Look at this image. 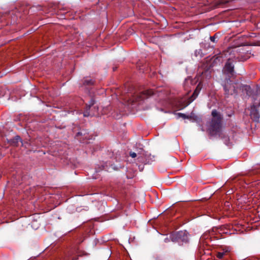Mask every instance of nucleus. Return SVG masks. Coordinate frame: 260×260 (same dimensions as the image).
I'll list each match as a JSON object with an SVG mask.
<instances>
[{
    "instance_id": "obj_1",
    "label": "nucleus",
    "mask_w": 260,
    "mask_h": 260,
    "mask_svg": "<svg viewBox=\"0 0 260 260\" xmlns=\"http://www.w3.org/2000/svg\"><path fill=\"white\" fill-rule=\"evenodd\" d=\"M211 115L213 118L208 128V132L210 136H215L220 132L222 117L216 110L212 111Z\"/></svg>"
},
{
    "instance_id": "obj_2",
    "label": "nucleus",
    "mask_w": 260,
    "mask_h": 260,
    "mask_svg": "<svg viewBox=\"0 0 260 260\" xmlns=\"http://www.w3.org/2000/svg\"><path fill=\"white\" fill-rule=\"evenodd\" d=\"M188 233L186 231H180L172 234L171 238L173 242H187L188 241Z\"/></svg>"
},
{
    "instance_id": "obj_3",
    "label": "nucleus",
    "mask_w": 260,
    "mask_h": 260,
    "mask_svg": "<svg viewBox=\"0 0 260 260\" xmlns=\"http://www.w3.org/2000/svg\"><path fill=\"white\" fill-rule=\"evenodd\" d=\"M223 73L229 76H232L234 74V60L229 58L228 59L223 69Z\"/></svg>"
},
{
    "instance_id": "obj_4",
    "label": "nucleus",
    "mask_w": 260,
    "mask_h": 260,
    "mask_svg": "<svg viewBox=\"0 0 260 260\" xmlns=\"http://www.w3.org/2000/svg\"><path fill=\"white\" fill-rule=\"evenodd\" d=\"M75 138L80 142H82L86 139H90L91 136L89 135V133L87 130L83 129L77 133Z\"/></svg>"
},
{
    "instance_id": "obj_5",
    "label": "nucleus",
    "mask_w": 260,
    "mask_h": 260,
    "mask_svg": "<svg viewBox=\"0 0 260 260\" xmlns=\"http://www.w3.org/2000/svg\"><path fill=\"white\" fill-rule=\"evenodd\" d=\"M154 94L152 89H148L144 90L137 95V100H143L148 98L149 96Z\"/></svg>"
},
{
    "instance_id": "obj_6",
    "label": "nucleus",
    "mask_w": 260,
    "mask_h": 260,
    "mask_svg": "<svg viewBox=\"0 0 260 260\" xmlns=\"http://www.w3.org/2000/svg\"><path fill=\"white\" fill-rule=\"evenodd\" d=\"M94 103V100L93 98H91L88 104H86V108L83 113V116L84 117L92 116L94 115V114L90 111V108L92 106H93Z\"/></svg>"
},
{
    "instance_id": "obj_7",
    "label": "nucleus",
    "mask_w": 260,
    "mask_h": 260,
    "mask_svg": "<svg viewBox=\"0 0 260 260\" xmlns=\"http://www.w3.org/2000/svg\"><path fill=\"white\" fill-rule=\"evenodd\" d=\"M257 105L256 106L253 105L251 107L250 114L251 119L256 122L258 121L259 119V114L258 110L257 109Z\"/></svg>"
},
{
    "instance_id": "obj_8",
    "label": "nucleus",
    "mask_w": 260,
    "mask_h": 260,
    "mask_svg": "<svg viewBox=\"0 0 260 260\" xmlns=\"http://www.w3.org/2000/svg\"><path fill=\"white\" fill-rule=\"evenodd\" d=\"M8 143L10 145L14 147H17L19 145V142L22 143L21 138L19 136H16L11 139H7Z\"/></svg>"
},
{
    "instance_id": "obj_9",
    "label": "nucleus",
    "mask_w": 260,
    "mask_h": 260,
    "mask_svg": "<svg viewBox=\"0 0 260 260\" xmlns=\"http://www.w3.org/2000/svg\"><path fill=\"white\" fill-rule=\"evenodd\" d=\"M201 90V88L199 87V85H198L194 90L193 94L188 99L186 104L185 105L184 107L189 105L191 102H192L198 96L199 93Z\"/></svg>"
},
{
    "instance_id": "obj_10",
    "label": "nucleus",
    "mask_w": 260,
    "mask_h": 260,
    "mask_svg": "<svg viewBox=\"0 0 260 260\" xmlns=\"http://www.w3.org/2000/svg\"><path fill=\"white\" fill-rule=\"evenodd\" d=\"M223 89L225 91V94L227 95L232 94L233 93L231 90H233V91H235V90L234 86L231 84L225 85L223 86Z\"/></svg>"
},
{
    "instance_id": "obj_11",
    "label": "nucleus",
    "mask_w": 260,
    "mask_h": 260,
    "mask_svg": "<svg viewBox=\"0 0 260 260\" xmlns=\"http://www.w3.org/2000/svg\"><path fill=\"white\" fill-rule=\"evenodd\" d=\"M178 117H182L184 119H193L194 120H197L198 117L197 116H192V115H186L185 114L181 113H177Z\"/></svg>"
},
{
    "instance_id": "obj_12",
    "label": "nucleus",
    "mask_w": 260,
    "mask_h": 260,
    "mask_svg": "<svg viewBox=\"0 0 260 260\" xmlns=\"http://www.w3.org/2000/svg\"><path fill=\"white\" fill-rule=\"evenodd\" d=\"M94 84V81L92 79H85L83 81V84L85 86H90L93 85Z\"/></svg>"
},
{
    "instance_id": "obj_13",
    "label": "nucleus",
    "mask_w": 260,
    "mask_h": 260,
    "mask_svg": "<svg viewBox=\"0 0 260 260\" xmlns=\"http://www.w3.org/2000/svg\"><path fill=\"white\" fill-rule=\"evenodd\" d=\"M231 0H219L215 4L216 7H218L220 5H222L228 3Z\"/></svg>"
},
{
    "instance_id": "obj_14",
    "label": "nucleus",
    "mask_w": 260,
    "mask_h": 260,
    "mask_svg": "<svg viewBox=\"0 0 260 260\" xmlns=\"http://www.w3.org/2000/svg\"><path fill=\"white\" fill-rule=\"evenodd\" d=\"M260 173V170H254L252 171H250L247 173L248 176H252L255 174H257L258 173Z\"/></svg>"
},
{
    "instance_id": "obj_15",
    "label": "nucleus",
    "mask_w": 260,
    "mask_h": 260,
    "mask_svg": "<svg viewBox=\"0 0 260 260\" xmlns=\"http://www.w3.org/2000/svg\"><path fill=\"white\" fill-rule=\"evenodd\" d=\"M217 37V34H215L213 36L210 37V40L213 43H216L217 42V40H216Z\"/></svg>"
},
{
    "instance_id": "obj_16",
    "label": "nucleus",
    "mask_w": 260,
    "mask_h": 260,
    "mask_svg": "<svg viewBox=\"0 0 260 260\" xmlns=\"http://www.w3.org/2000/svg\"><path fill=\"white\" fill-rule=\"evenodd\" d=\"M107 162H106L104 165H102V170H105L106 171H109V169L108 168V165Z\"/></svg>"
},
{
    "instance_id": "obj_17",
    "label": "nucleus",
    "mask_w": 260,
    "mask_h": 260,
    "mask_svg": "<svg viewBox=\"0 0 260 260\" xmlns=\"http://www.w3.org/2000/svg\"><path fill=\"white\" fill-rule=\"evenodd\" d=\"M224 254V252H218V253L217 254V257L219 259H221L223 257Z\"/></svg>"
},
{
    "instance_id": "obj_18",
    "label": "nucleus",
    "mask_w": 260,
    "mask_h": 260,
    "mask_svg": "<svg viewBox=\"0 0 260 260\" xmlns=\"http://www.w3.org/2000/svg\"><path fill=\"white\" fill-rule=\"evenodd\" d=\"M129 155L133 157V158H135L137 156V154L136 153L134 152H129Z\"/></svg>"
},
{
    "instance_id": "obj_19",
    "label": "nucleus",
    "mask_w": 260,
    "mask_h": 260,
    "mask_svg": "<svg viewBox=\"0 0 260 260\" xmlns=\"http://www.w3.org/2000/svg\"><path fill=\"white\" fill-rule=\"evenodd\" d=\"M244 87L245 89L247 90V94H248V92L251 89L250 87L249 86L246 85Z\"/></svg>"
},
{
    "instance_id": "obj_20",
    "label": "nucleus",
    "mask_w": 260,
    "mask_h": 260,
    "mask_svg": "<svg viewBox=\"0 0 260 260\" xmlns=\"http://www.w3.org/2000/svg\"><path fill=\"white\" fill-rule=\"evenodd\" d=\"M138 167L140 171H142L144 169V166L139 165Z\"/></svg>"
},
{
    "instance_id": "obj_21",
    "label": "nucleus",
    "mask_w": 260,
    "mask_h": 260,
    "mask_svg": "<svg viewBox=\"0 0 260 260\" xmlns=\"http://www.w3.org/2000/svg\"><path fill=\"white\" fill-rule=\"evenodd\" d=\"M201 52H202V50L201 49H199V50H196L195 52L196 55L197 56L198 54H200V53Z\"/></svg>"
},
{
    "instance_id": "obj_22",
    "label": "nucleus",
    "mask_w": 260,
    "mask_h": 260,
    "mask_svg": "<svg viewBox=\"0 0 260 260\" xmlns=\"http://www.w3.org/2000/svg\"><path fill=\"white\" fill-rule=\"evenodd\" d=\"M257 94L260 95V89L257 90ZM257 106L258 107L260 106V102L258 104Z\"/></svg>"
},
{
    "instance_id": "obj_23",
    "label": "nucleus",
    "mask_w": 260,
    "mask_h": 260,
    "mask_svg": "<svg viewBox=\"0 0 260 260\" xmlns=\"http://www.w3.org/2000/svg\"><path fill=\"white\" fill-rule=\"evenodd\" d=\"M207 235H204L202 236V238L203 239H206V238H207V237H206Z\"/></svg>"
},
{
    "instance_id": "obj_24",
    "label": "nucleus",
    "mask_w": 260,
    "mask_h": 260,
    "mask_svg": "<svg viewBox=\"0 0 260 260\" xmlns=\"http://www.w3.org/2000/svg\"><path fill=\"white\" fill-rule=\"evenodd\" d=\"M246 59H240V60L241 61H244V60H245Z\"/></svg>"
},
{
    "instance_id": "obj_25",
    "label": "nucleus",
    "mask_w": 260,
    "mask_h": 260,
    "mask_svg": "<svg viewBox=\"0 0 260 260\" xmlns=\"http://www.w3.org/2000/svg\"><path fill=\"white\" fill-rule=\"evenodd\" d=\"M116 70V68H113V71H115Z\"/></svg>"
}]
</instances>
